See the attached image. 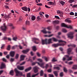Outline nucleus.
Here are the masks:
<instances>
[{
	"label": "nucleus",
	"instance_id": "nucleus-1",
	"mask_svg": "<svg viewBox=\"0 0 77 77\" xmlns=\"http://www.w3.org/2000/svg\"><path fill=\"white\" fill-rule=\"evenodd\" d=\"M74 33H75V32L74 31L70 32L67 34L68 38H69L71 39H72L74 38V35H74Z\"/></svg>",
	"mask_w": 77,
	"mask_h": 77
},
{
	"label": "nucleus",
	"instance_id": "nucleus-2",
	"mask_svg": "<svg viewBox=\"0 0 77 77\" xmlns=\"http://www.w3.org/2000/svg\"><path fill=\"white\" fill-rule=\"evenodd\" d=\"M61 26L62 27H66V28H67L68 29H73V26L72 25L68 26L65 24V23H62Z\"/></svg>",
	"mask_w": 77,
	"mask_h": 77
},
{
	"label": "nucleus",
	"instance_id": "nucleus-3",
	"mask_svg": "<svg viewBox=\"0 0 77 77\" xmlns=\"http://www.w3.org/2000/svg\"><path fill=\"white\" fill-rule=\"evenodd\" d=\"M14 71L16 72V75L17 76H19V75L23 76L22 72L18 71L17 70V69L16 68L15 69Z\"/></svg>",
	"mask_w": 77,
	"mask_h": 77
},
{
	"label": "nucleus",
	"instance_id": "nucleus-4",
	"mask_svg": "<svg viewBox=\"0 0 77 77\" xmlns=\"http://www.w3.org/2000/svg\"><path fill=\"white\" fill-rule=\"evenodd\" d=\"M32 41L35 44H39L38 41H39V39L37 38H32Z\"/></svg>",
	"mask_w": 77,
	"mask_h": 77
},
{
	"label": "nucleus",
	"instance_id": "nucleus-5",
	"mask_svg": "<svg viewBox=\"0 0 77 77\" xmlns=\"http://www.w3.org/2000/svg\"><path fill=\"white\" fill-rule=\"evenodd\" d=\"M52 38H49L47 40V39H45V44H51L52 43Z\"/></svg>",
	"mask_w": 77,
	"mask_h": 77
},
{
	"label": "nucleus",
	"instance_id": "nucleus-6",
	"mask_svg": "<svg viewBox=\"0 0 77 77\" xmlns=\"http://www.w3.org/2000/svg\"><path fill=\"white\" fill-rule=\"evenodd\" d=\"M53 47H57L58 46H63L65 45L64 44H59V43H57L56 44H54L52 45Z\"/></svg>",
	"mask_w": 77,
	"mask_h": 77
},
{
	"label": "nucleus",
	"instance_id": "nucleus-7",
	"mask_svg": "<svg viewBox=\"0 0 77 77\" xmlns=\"http://www.w3.org/2000/svg\"><path fill=\"white\" fill-rule=\"evenodd\" d=\"M1 29L2 30H3V31H6L7 29V27H6V24L4 23L3 26L1 27Z\"/></svg>",
	"mask_w": 77,
	"mask_h": 77
},
{
	"label": "nucleus",
	"instance_id": "nucleus-8",
	"mask_svg": "<svg viewBox=\"0 0 77 77\" xmlns=\"http://www.w3.org/2000/svg\"><path fill=\"white\" fill-rule=\"evenodd\" d=\"M38 68H39L37 66H35L33 68V69L34 70V72L35 73H36L38 72Z\"/></svg>",
	"mask_w": 77,
	"mask_h": 77
},
{
	"label": "nucleus",
	"instance_id": "nucleus-9",
	"mask_svg": "<svg viewBox=\"0 0 77 77\" xmlns=\"http://www.w3.org/2000/svg\"><path fill=\"white\" fill-rule=\"evenodd\" d=\"M37 63H38V65H39V66H40L41 67H42V68H44V64L45 63H41V64H40L39 63V62H37Z\"/></svg>",
	"mask_w": 77,
	"mask_h": 77
},
{
	"label": "nucleus",
	"instance_id": "nucleus-10",
	"mask_svg": "<svg viewBox=\"0 0 77 77\" xmlns=\"http://www.w3.org/2000/svg\"><path fill=\"white\" fill-rule=\"evenodd\" d=\"M65 57H67V59H66V60L68 61L71 60H72V57H69V56L67 55H65Z\"/></svg>",
	"mask_w": 77,
	"mask_h": 77
},
{
	"label": "nucleus",
	"instance_id": "nucleus-11",
	"mask_svg": "<svg viewBox=\"0 0 77 77\" xmlns=\"http://www.w3.org/2000/svg\"><path fill=\"white\" fill-rule=\"evenodd\" d=\"M41 32H42L43 33L46 34V33H51V32L49 31H47L45 29H44L41 31Z\"/></svg>",
	"mask_w": 77,
	"mask_h": 77
},
{
	"label": "nucleus",
	"instance_id": "nucleus-12",
	"mask_svg": "<svg viewBox=\"0 0 77 77\" xmlns=\"http://www.w3.org/2000/svg\"><path fill=\"white\" fill-rule=\"evenodd\" d=\"M17 68L18 69H19V70H22L24 69V66H17Z\"/></svg>",
	"mask_w": 77,
	"mask_h": 77
},
{
	"label": "nucleus",
	"instance_id": "nucleus-13",
	"mask_svg": "<svg viewBox=\"0 0 77 77\" xmlns=\"http://www.w3.org/2000/svg\"><path fill=\"white\" fill-rule=\"evenodd\" d=\"M10 55L11 57H14L15 55V52L11 51L10 52Z\"/></svg>",
	"mask_w": 77,
	"mask_h": 77
},
{
	"label": "nucleus",
	"instance_id": "nucleus-14",
	"mask_svg": "<svg viewBox=\"0 0 77 77\" xmlns=\"http://www.w3.org/2000/svg\"><path fill=\"white\" fill-rule=\"evenodd\" d=\"M5 68V64L3 63H2L0 67L1 69H3V68Z\"/></svg>",
	"mask_w": 77,
	"mask_h": 77
},
{
	"label": "nucleus",
	"instance_id": "nucleus-15",
	"mask_svg": "<svg viewBox=\"0 0 77 77\" xmlns=\"http://www.w3.org/2000/svg\"><path fill=\"white\" fill-rule=\"evenodd\" d=\"M25 57H26V56L23 55H21L20 56V61H21V60H24V59Z\"/></svg>",
	"mask_w": 77,
	"mask_h": 77
},
{
	"label": "nucleus",
	"instance_id": "nucleus-16",
	"mask_svg": "<svg viewBox=\"0 0 77 77\" xmlns=\"http://www.w3.org/2000/svg\"><path fill=\"white\" fill-rule=\"evenodd\" d=\"M72 50L71 48H69L67 50V53L68 54H70L71 52V51Z\"/></svg>",
	"mask_w": 77,
	"mask_h": 77
},
{
	"label": "nucleus",
	"instance_id": "nucleus-17",
	"mask_svg": "<svg viewBox=\"0 0 77 77\" xmlns=\"http://www.w3.org/2000/svg\"><path fill=\"white\" fill-rule=\"evenodd\" d=\"M29 50H30L29 49H28L26 50H24L23 51H22V52L23 53H27L28 52H29Z\"/></svg>",
	"mask_w": 77,
	"mask_h": 77
},
{
	"label": "nucleus",
	"instance_id": "nucleus-18",
	"mask_svg": "<svg viewBox=\"0 0 77 77\" xmlns=\"http://www.w3.org/2000/svg\"><path fill=\"white\" fill-rule=\"evenodd\" d=\"M58 41L59 42H64V44H64V45H65V44H66V42H65L62 40H58Z\"/></svg>",
	"mask_w": 77,
	"mask_h": 77
},
{
	"label": "nucleus",
	"instance_id": "nucleus-19",
	"mask_svg": "<svg viewBox=\"0 0 77 77\" xmlns=\"http://www.w3.org/2000/svg\"><path fill=\"white\" fill-rule=\"evenodd\" d=\"M48 5H56L55 3H54L52 2H49L48 3Z\"/></svg>",
	"mask_w": 77,
	"mask_h": 77
},
{
	"label": "nucleus",
	"instance_id": "nucleus-20",
	"mask_svg": "<svg viewBox=\"0 0 77 77\" xmlns=\"http://www.w3.org/2000/svg\"><path fill=\"white\" fill-rule=\"evenodd\" d=\"M65 22H66L67 23H71V20H69L68 19H66L65 20Z\"/></svg>",
	"mask_w": 77,
	"mask_h": 77
},
{
	"label": "nucleus",
	"instance_id": "nucleus-21",
	"mask_svg": "<svg viewBox=\"0 0 77 77\" xmlns=\"http://www.w3.org/2000/svg\"><path fill=\"white\" fill-rule=\"evenodd\" d=\"M53 24H59V20H55L53 21Z\"/></svg>",
	"mask_w": 77,
	"mask_h": 77
},
{
	"label": "nucleus",
	"instance_id": "nucleus-22",
	"mask_svg": "<svg viewBox=\"0 0 77 77\" xmlns=\"http://www.w3.org/2000/svg\"><path fill=\"white\" fill-rule=\"evenodd\" d=\"M53 73L54 74L56 77H57L58 76V73H57V71H54L53 72Z\"/></svg>",
	"mask_w": 77,
	"mask_h": 77
},
{
	"label": "nucleus",
	"instance_id": "nucleus-23",
	"mask_svg": "<svg viewBox=\"0 0 77 77\" xmlns=\"http://www.w3.org/2000/svg\"><path fill=\"white\" fill-rule=\"evenodd\" d=\"M52 39H53V41L54 42H57L58 41V40L54 37H53L52 38Z\"/></svg>",
	"mask_w": 77,
	"mask_h": 77
},
{
	"label": "nucleus",
	"instance_id": "nucleus-24",
	"mask_svg": "<svg viewBox=\"0 0 77 77\" xmlns=\"http://www.w3.org/2000/svg\"><path fill=\"white\" fill-rule=\"evenodd\" d=\"M35 19H36V17L35 16L32 15L31 16V20H32L33 21H34V20H35Z\"/></svg>",
	"mask_w": 77,
	"mask_h": 77
},
{
	"label": "nucleus",
	"instance_id": "nucleus-25",
	"mask_svg": "<svg viewBox=\"0 0 77 77\" xmlns=\"http://www.w3.org/2000/svg\"><path fill=\"white\" fill-rule=\"evenodd\" d=\"M73 69H77V65H73V67H72Z\"/></svg>",
	"mask_w": 77,
	"mask_h": 77
},
{
	"label": "nucleus",
	"instance_id": "nucleus-26",
	"mask_svg": "<svg viewBox=\"0 0 77 77\" xmlns=\"http://www.w3.org/2000/svg\"><path fill=\"white\" fill-rule=\"evenodd\" d=\"M21 8L22 10H23V11H26L27 9V7H22Z\"/></svg>",
	"mask_w": 77,
	"mask_h": 77
},
{
	"label": "nucleus",
	"instance_id": "nucleus-27",
	"mask_svg": "<svg viewBox=\"0 0 77 77\" xmlns=\"http://www.w3.org/2000/svg\"><path fill=\"white\" fill-rule=\"evenodd\" d=\"M57 14H63V13H62V11H60V10H57Z\"/></svg>",
	"mask_w": 77,
	"mask_h": 77
},
{
	"label": "nucleus",
	"instance_id": "nucleus-28",
	"mask_svg": "<svg viewBox=\"0 0 77 77\" xmlns=\"http://www.w3.org/2000/svg\"><path fill=\"white\" fill-rule=\"evenodd\" d=\"M68 47H70V46H72V47H76V45L74 44L70 45H68Z\"/></svg>",
	"mask_w": 77,
	"mask_h": 77
},
{
	"label": "nucleus",
	"instance_id": "nucleus-29",
	"mask_svg": "<svg viewBox=\"0 0 77 77\" xmlns=\"http://www.w3.org/2000/svg\"><path fill=\"white\" fill-rule=\"evenodd\" d=\"M42 58H43V59H44L45 60L46 62H47V61L48 60V59L47 58V57H42Z\"/></svg>",
	"mask_w": 77,
	"mask_h": 77
},
{
	"label": "nucleus",
	"instance_id": "nucleus-30",
	"mask_svg": "<svg viewBox=\"0 0 77 77\" xmlns=\"http://www.w3.org/2000/svg\"><path fill=\"white\" fill-rule=\"evenodd\" d=\"M10 75H14V71H13V70H11L10 72Z\"/></svg>",
	"mask_w": 77,
	"mask_h": 77
},
{
	"label": "nucleus",
	"instance_id": "nucleus-31",
	"mask_svg": "<svg viewBox=\"0 0 77 77\" xmlns=\"http://www.w3.org/2000/svg\"><path fill=\"white\" fill-rule=\"evenodd\" d=\"M42 45H44V44H45V40H42Z\"/></svg>",
	"mask_w": 77,
	"mask_h": 77
},
{
	"label": "nucleus",
	"instance_id": "nucleus-32",
	"mask_svg": "<svg viewBox=\"0 0 77 77\" xmlns=\"http://www.w3.org/2000/svg\"><path fill=\"white\" fill-rule=\"evenodd\" d=\"M44 74V72L42 70H41L40 72V76H42Z\"/></svg>",
	"mask_w": 77,
	"mask_h": 77
},
{
	"label": "nucleus",
	"instance_id": "nucleus-33",
	"mask_svg": "<svg viewBox=\"0 0 77 77\" xmlns=\"http://www.w3.org/2000/svg\"><path fill=\"white\" fill-rule=\"evenodd\" d=\"M60 3L62 5V6H63L64 5V4H65V3L63 1H61L60 2Z\"/></svg>",
	"mask_w": 77,
	"mask_h": 77
},
{
	"label": "nucleus",
	"instance_id": "nucleus-34",
	"mask_svg": "<svg viewBox=\"0 0 77 77\" xmlns=\"http://www.w3.org/2000/svg\"><path fill=\"white\" fill-rule=\"evenodd\" d=\"M74 2V1H73V0H69L68 1V2L69 3H72V2Z\"/></svg>",
	"mask_w": 77,
	"mask_h": 77
},
{
	"label": "nucleus",
	"instance_id": "nucleus-35",
	"mask_svg": "<svg viewBox=\"0 0 77 77\" xmlns=\"http://www.w3.org/2000/svg\"><path fill=\"white\" fill-rule=\"evenodd\" d=\"M32 49L33 51H36V46H33L32 47Z\"/></svg>",
	"mask_w": 77,
	"mask_h": 77
},
{
	"label": "nucleus",
	"instance_id": "nucleus-36",
	"mask_svg": "<svg viewBox=\"0 0 77 77\" xmlns=\"http://www.w3.org/2000/svg\"><path fill=\"white\" fill-rule=\"evenodd\" d=\"M39 74V73H37L34 74V75H33L32 76V77H35L36 76L38 75Z\"/></svg>",
	"mask_w": 77,
	"mask_h": 77
},
{
	"label": "nucleus",
	"instance_id": "nucleus-37",
	"mask_svg": "<svg viewBox=\"0 0 77 77\" xmlns=\"http://www.w3.org/2000/svg\"><path fill=\"white\" fill-rule=\"evenodd\" d=\"M37 60L38 61H39V62H42V61H43L42 60V59H38Z\"/></svg>",
	"mask_w": 77,
	"mask_h": 77
},
{
	"label": "nucleus",
	"instance_id": "nucleus-38",
	"mask_svg": "<svg viewBox=\"0 0 77 77\" xmlns=\"http://www.w3.org/2000/svg\"><path fill=\"white\" fill-rule=\"evenodd\" d=\"M26 25H29L30 24V22L28 21H26Z\"/></svg>",
	"mask_w": 77,
	"mask_h": 77
},
{
	"label": "nucleus",
	"instance_id": "nucleus-39",
	"mask_svg": "<svg viewBox=\"0 0 77 77\" xmlns=\"http://www.w3.org/2000/svg\"><path fill=\"white\" fill-rule=\"evenodd\" d=\"M62 31L63 32H64V33H66V32H67V31L65 29H63Z\"/></svg>",
	"mask_w": 77,
	"mask_h": 77
},
{
	"label": "nucleus",
	"instance_id": "nucleus-40",
	"mask_svg": "<svg viewBox=\"0 0 77 77\" xmlns=\"http://www.w3.org/2000/svg\"><path fill=\"white\" fill-rule=\"evenodd\" d=\"M54 69H57L58 70H60V68L58 67H55L54 68Z\"/></svg>",
	"mask_w": 77,
	"mask_h": 77
},
{
	"label": "nucleus",
	"instance_id": "nucleus-41",
	"mask_svg": "<svg viewBox=\"0 0 77 77\" xmlns=\"http://www.w3.org/2000/svg\"><path fill=\"white\" fill-rule=\"evenodd\" d=\"M48 75L49 77H54V75L52 74H49Z\"/></svg>",
	"mask_w": 77,
	"mask_h": 77
},
{
	"label": "nucleus",
	"instance_id": "nucleus-42",
	"mask_svg": "<svg viewBox=\"0 0 77 77\" xmlns=\"http://www.w3.org/2000/svg\"><path fill=\"white\" fill-rule=\"evenodd\" d=\"M18 57H19V54H17L15 57L16 59H18Z\"/></svg>",
	"mask_w": 77,
	"mask_h": 77
},
{
	"label": "nucleus",
	"instance_id": "nucleus-43",
	"mask_svg": "<svg viewBox=\"0 0 77 77\" xmlns=\"http://www.w3.org/2000/svg\"><path fill=\"white\" fill-rule=\"evenodd\" d=\"M17 37H14L13 38V40H14V41H17Z\"/></svg>",
	"mask_w": 77,
	"mask_h": 77
},
{
	"label": "nucleus",
	"instance_id": "nucleus-44",
	"mask_svg": "<svg viewBox=\"0 0 77 77\" xmlns=\"http://www.w3.org/2000/svg\"><path fill=\"white\" fill-rule=\"evenodd\" d=\"M4 47H5V44H2V46L1 48V49H3Z\"/></svg>",
	"mask_w": 77,
	"mask_h": 77
},
{
	"label": "nucleus",
	"instance_id": "nucleus-45",
	"mask_svg": "<svg viewBox=\"0 0 77 77\" xmlns=\"http://www.w3.org/2000/svg\"><path fill=\"white\" fill-rule=\"evenodd\" d=\"M52 61V62H56L57 61V60H56L55 58H54L53 59Z\"/></svg>",
	"mask_w": 77,
	"mask_h": 77
},
{
	"label": "nucleus",
	"instance_id": "nucleus-46",
	"mask_svg": "<svg viewBox=\"0 0 77 77\" xmlns=\"http://www.w3.org/2000/svg\"><path fill=\"white\" fill-rule=\"evenodd\" d=\"M27 77H31L30 76V73H29L27 74Z\"/></svg>",
	"mask_w": 77,
	"mask_h": 77
},
{
	"label": "nucleus",
	"instance_id": "nucleus-47",
	"mask_svg": "<svg viewBox=\"0 0 77 77\" xmlns=\"http://www.w3.org/2000/svg\"><path fill=\"white\" fill-rule=\"evenodd\" d=\"M14 60H15V59H14V58H11L10 60V61L12 62L14 61Z\"/></svg>",
	"mask_w": 77,
	"mask_h": 77
},
{
	"label": "nucleus",
	"instance_id": "nucleus-48",
	"mask_svg": "<svg viewBox=\"0 0 77 77\" xmlns=\"http://www.w3.org/2000/svg\"><path fill=\"white\" fill-rule=\"evenodd\" d=\"M37 54L38 56V57H40V56H41V54H40L38 52L37 53Z\"/></svg>",
	"mask_w": 77,
	"mask_h": 77
},
{
	"label": "nucleus",
	"instance_id": "nucleus-49",
	"mask_svg": "<svg viewBox=\"0 0 77 77\" xmlns=\"http://www.w3.org/2000/svg\"><path fill=\"white\" fill-rule=\"evenodd\" d=\"M37 62H33L32 63V66H33V65H35L36 63H37Z\"/></svg>",
	"mask_w": 77,
	"mask_h": 77
},
{
	"label": "nucleus",
	"instance_id": "nucleus-50",
	"mask_svg": "<svg viewBox=\"0 0 77 77\" xmlns=\"http://www.w3.org/2000/svg\"><path fill=\"white\" fill-rule=\"evenodd\" d=\"M49 66L48 64H46V66H45V68L47 69V68H48V67Z\"/></svg>",
	"mask_w": 77,
	"mask_h": 77
},
{
	"label": "nucleus",
	"instance_id": "nucleus-51",
	"mask_svg": "<svg viewBox=\"0 0 77 77\" xmlns=\"http://www.w3.org/2000/svg\"><path fill=\"white\" fill-rule=\"evenodd\" d=\"M25 63H26V62H22V63L20 64V65H24L25 64Z\"/></svg>",
	"mask_w": 77,
	"mask_h": 77
},
{
	"label": "nucleus",
	"instance_id": "nucleus-52",
	"mask_svg": "<svg viewBox=\"0 0 77 77\" xmlns=\"http://www.w3.org/2000/svg\"><path fill=\"white\" fill-rule=\"evenodd\" d=\"M10 48H11V47H10V45H9L8 46L7 49L8 50H10Z\"/></svg>",
	"mask_w": 77,
	"mask_h": 77
},
{
	"label": "nucleus",
	"instance_id": "nucleus-53",
	"mask_svg": "<svg viewBox=\"0 0 77 77\" xmlns=\"http://www.w3.org/2000/svg\"><path fill=\"white\" fill-rule=\"evenodd\" d=\"M70 15H74V13L73 12H71L70 13Z\"/></svg>",
	"mask_w": 77,
	"mask_h": 77
},
{
	"label": "nucleus",
	"instance_id": "nucleus-54",
	"mask_svg": "<svg viewBox=\"0 0 77 77\" xmlns=\"http://www.w3.org/2000/svg\"><path fill=\"white\" fill-rule=\"evenodd\" d=\"M23 30H24L26 29V28L25 26H23L22 28Z\"/></svg>",
	"mask_w": 77,
	"mask_h": 77
},
{
	"label": "nucleus",
	"instance_id": "nucleus-55",
	"mask_svg": "<svg viewBox=\"0 0 77 77\" xmlns=\"http://www.w3.org/2000/svg\"><path fill=\"white\" fill-rule=\"evenodd\" d=\"M22 20H23V18L22 17H20L19 18V21H21Z\"/></svg>",
	"mask_w": 77,
	"mask_h": 77
},
{
	"label": "nucleus",
	"instance_id": "nucleus-56",
	"mask_svg": "<svg viewBox=\"0 0 77 77\" xmlns=\"http://www.w3.org/2000/svg\"><path fill=\"white\" fill-rule=\"evenodd\" d=\"M2 60L3 61H4V62H7V60L5 58H3Z\"/></svg>",
	"mask_w": 77,
	"mask_h": 77
},
{
	"label": "nucleus",
	"instance_id": "nucleus-57",
	"mask_svg": "<svg viewBox=\"0 0 77 77\" xmlns=\"http://www.w3.org/2000/svg\"><path fill=\"white\" fill-rule=\"evenodd\" d=\"M64 72H67V70L65 68H64Z\"/></svg>",
	"mask_w": 77,
	"mask_h": 77
},
{
	"label": "nucleus",
	"instance_id": "nucleus-58",
	"mask_svg": "<svg viewBox=\"0 0 77 77\" xmlns=\"http://www.w3.org/2000/svg\"><path fill=\"white\" fill-rule=\"evenodd\" d=\"M60 75L61 77H62L63 75V72H61L60 74Z\"/></svg>",
	"mask_w": 77,
	"mask_h": 77
},
{
	"label": "nucleus",
	"instance_id": "nucleus-59",
	"mask_svg": "<svg viewBox=\"0 0 77 77\" xmlns=\"http://www.w3.org/2000/svg\"><path fill=\"white\" fill-rule=\"evenodd\" d=\"M48 72H51V69H50L48 70Z\"/></svg>",
	"mask_w": 77,
	"mask_h": 77
},
{
	"label": "nucleus",
	"instance_id": "nucleus-60",
	"mask_svg": "<svg viewBox=\"0 0 77 77\" xmlns=\"http://www.w3.org/2000/svg\"><path fill=\"white\" fill-rule=\"evenodd\" d=\"M69 72H70V73H72L73 72L72 71V70L71 69H69Z\"/></svg>",
	"mask_w": 77,
	"mask_h": 77
},
{
	"label": "nucleus",
	"instance_id": "nucleus-61",
	"mask_svg": "<svg viewBox=\"0 0 77 77\" xmlns=\"http://www.w3.org/2000/svg\"><path fill=\"white\" fill-rule=\"evenodd\" d=\"M55 17L56 18H57V19H60L59 17V16H55Z\"/></svg>",
	"mask_w": 77,
	"mask_h": 77
},
{
	"label": "nucleus",
	"instance_id": "nucleus-62",
	"mask_svg": "<svg viewBox=\"0 0 77 77\" xmlns=\"http://www.w3.org/2000/svg\"><path fill=\"white\" fill-rule=\"evenodd\" d=\"M28 69V71H30V70H31V69H32V67H28L27 68Z\"/></svg>",
	"mask_w": 77,
	"mask_h": 77
},
{
	"label": "nucleus",
	"instance_id": "nucleus-63",
	"mask_svg": "<svg viewBox=\"0 0 77 77\" xmlns=\"http://www.w3.org/2000/svg\"><path fill=\"white\" fill-rule=\"evenodd\" d=\"M3 70H0V75L3 72Z\"/></svg>",
	"mask_w": 77,
	"mask_h": 77
},
{
	"label": "nucleus",
	"instance_id": "nucleus-64",
	"mask_svg": "<svg viewBox=\"0 0 77 77\" xmlns=\"http://www.w3.org/2000/svg\"><path fill=\"white\" fill-rule=\"evenodd\" d=\"M38 20H41V18L39 17L38 16L37 17Z\"/></svg>",
	"mask_w": 77,
	"mask_h": 77
}]
</instances>
